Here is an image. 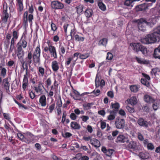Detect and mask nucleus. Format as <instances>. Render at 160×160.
<instances>
[{"instance_id":"obj_58","label":"nucleus","mask_w":160,"mask_h":160,"mask_svg":"<svg viewBox=\"0 0 160 160\" xmlns=\"http://www.w3.org/2000/svg\"><path fill=\"white\" fill-rule=\"evenodd\" d=\"M33 19V16L32 14H29L28 17V20L30 23H32V20Z\"/></svg>"},{"instance_id":"obj_64","label":"nucleus","mask_w":160,"mask_h":160,"mask_svg":"<svg viewBox=\"0 0 160 160\" xmlns=\"http://www.w3.org/2000/svg\"><path fill=\"white\" fill-rule=\"evenodd\" d=\"M100 91L99 89H97L96 91L94 90L91 92V93H93L95 96H98L100 93Z\"/></svg>"},{"instance_id":"obj_53","label":"nucleus","mask_w":160,"mask_h":160,"mask_svg":"<svg viewBox=\"0 0 160 160\" xmlns=\"http://www.w3.org/2000/svg\"><path fill=\"white\" fill-rule=\"evenodd\" d=\"M114 150L112 149H108L107 151L106 155L109 157L111 156L112 154L113 153Z\"/></svg>"},{"instance_id":"obj_32","label":"nucleus","mask_w":160,"mask_h":160,"mask_svg":"<svg viewBox=\"0 0 160 160\" xmlns=\"http://www.w3.org/2000/svg\"><path fill=\"white\" fill-rule=\"evenodd\" d=\"M44 87L41 83H39L38 86L35 87V90L37 93H41L43 91L42 89Z\"/></svg>"},{"instance_id":"obj_60","label":"nucleus","mask_w":160,"mask_h":160,"mask_svg":"<svg viewBox=\"0 0 160 160\" xmlns=\"http://www.w3.org/2000/svg\"><path fill=\"white\" fill-rule=\"evenodd\" d=\"M101 128L102 129H103L104 128H105L106 127V122L102 121H101Z\"/></svg>"},{"instance_id":"obj_34","label":"nucleus","mask_w":160,"mask_h":160,"mask_svg":"<svg viewBox=\"0 0 160 160\" xmlns=\"http://www.w3.org/2000/svg\"><path fill=\"white\" fill-rule=\"evenodd\" d=\"M144 99L145 101L147 102H153L154 101V100L150 96L148 95L144 96Z\"/></svg>"},{"instance_id":"obj_47","label":"nucleus","mask_w":160,"mask_h":160,"mask_svg":"<svg viewBox=\"0 0 160 160\" xmlns=\"http://www.w3.org/2000/svg\"><path fill=\"white\" fill-rule=\"evenodd\" d=\"M93 105L92 103H88L83 104V107L85 109L88 110L91 108V106Z\"/></svg>"},{"instance_id":"obj_1","label":"nucleus","mask_w":160,"mask_h":160,"mask_svg":"<svg viewBox=\"0 0 160 160\" xmlns=\"http://www.w3.org/2000/svg\"><path fill=\"white\" fill-rule=\"evenodd\" d=\"M16 53L18 60L21 62L24 70H28V66L29 67L30 70H32V69L30 68V66L32 62V52L30 51L28 52L27 56L26 57L25 61L24 59V52L22 48H17Z\"/></svg>"},{"instance_id":"obj_38","label":"nucleus","mask_w":160,"mask_h":160,"mask_svg":"<svg viewBox=\"0 0 160 160\" xmlns=\"http://www.w3.org/2000/svg\"><path fill=\"white\" fill-rule=\"evenodd\" d=\"M139 88V85H132L130 86V89L132 92H136L138 91Z\"/></svg>"},{"instance_id":"obj_61","label":"nucleus","mask_w":160,"mask_h":160,"mask_svg":"<svg viewBox=\"0 0 160 160\" xmlns=\"http://www.w3.org/2000/svg\"><path fill=\"white\" fill-rule=\"evenodd\" d=\"M55 108V104H52L49 106L48 108V109L49 110V112L51 113L53 110Z\"/></svg>"},{"instance_id":"obj_41","label":"nucleus","mask_w":160,"mask_h":160,"mask_svg":"<svg viewBox=\"0 0 160 160\" xmlns=\"http://www.w3.org/2000/svg\"><path fill=\"white\" fill-rule=\"evenodd\" d=\"M41 53V50L40 49V46L39 44L37 46L35 49V50L33 53V55L40 56Z\"/></svg>"},{"instance_id":"obj_52","label":"nucleus","mask_w":160,"mask_h":160,"mask_svg":"<svg viewBox=\"0 0 160 160\" xmlns=\"http://www.w3.org/2000/svg\"><path fill=\"white\" fill-rule=\"evenodd\" d=\"M89 56V54L88 53H87L84 54H81L79 56V57L81 59H84L88 57Z\"/></svg>"},{"instance_id":"obj_18","label":"nucleus","mask_w":160,"mask_h":160,"mask_svg":"<svg viewBox=\"0 0 160 160\" xmlns=\"http://www.w3.org/2000/svg\"><path fill=\"white\" fill-rule=\"evenodd\" d=\"M147 5L146 4H144V3L138 5L135 7L136 10L138 12L145 10L147 9Z\"/></svg>"},{"instance_id":"obj_50","label":"nucleus","mask_w":160,"mask_h":160,"mask_svg":"<svg viewBox=\"0 0 160 160\" xmlns=\"http://www.w3.org/2000/svg\"><path fill=\"white\" fill-rule=\"evenodd\" d=\"M28 12L26 11L24 13L23 16V22L25 23H27L28 22Z\"/></svg>"},{"instance_id":"obj_17","label":"nucleus","mask_w":160,"mask_h":160,"mask_svg":"<svg viewBox=\"0 0 160 160\" xmlns=\"http://www.w3.org/2000/svg\"><path fill=\"white\" fill-rule=\"evenodd\" d=\"M142 74L144 78H142L141 80V82L143 84L146 85L148 84V81L150 79L149 76L145 73H142Z\"/></svg>"},{"instance_id":"obj_21","label":"nucleus","mask_w":160,"mask_h":160,"mask_svg":"<svg viewBox=\"0 0 160 160\" xmlns=\"http://www.w3.org/2000/svg\"><path fill=\"white\" fill-rule=\"evenodd\" d=\"M120 104L118 102H115V103H112L110 105V108L113 109L112 111H114L117 113L120 108Z\"/></svg>"},{"instance_id":"obj_7","label":"nucleus","mask_w":160,"mask_h":160,"mask_svg":"<svg viewBox=\"0 0 160 160\" xmlns=\"http://www.w3.org/2000/svg\"><path fill=\"white\" fill-rule=\"evenodd\" d=\"M3 8V17L2 18V19L3 22L6 23L8 22V20L9 16V14L7 12L8 6L7 4L5 5L4 4Z\"/></svg>"},{"instance_id":"obj_23","label":"nucleus","mask_w":160,"mask_h":160,"mask_svg":"<svg viewBox=\"0 0 160 160\" xmlns=\"http://www.w3.org/2000/svg\"><path fill=\"white\" fill-rule=\"evenodd\" d=\"M127 102L131 105H134L137 103L138 100L136 97L133 96L128 99Z\"/></svg>"},{"instance_id":"obj_15","label":"nucleus","mask_w":160,"mask_h":160,"mask_svg":"<svg viewBox=\"0 0 160 160\" xmlns=\"http://www.w3.org/2000/svg\"><path fill=\"white\" fill-rule=\"evenodd\" d=\"M28 74L29 72L28 71H26V74L24 75L22 82V87L24 90H25L28 85Z\"/></svg>"},{"instance_id":"obj_9","label":"nucleus","mask_w":160,"mask_h":160,"mask_svg":"<svg viewBox=\"0 0 160 160\" xmlns=\"http://www.w3.org/2000/svg\"><path fill=\"white\" fill-rule=\"evenodd\" d=\"M116 128L118 129L123 128L125 126V121L124 119L117 118L115 122Z\"/></svg>"},{"instance_id":"obj_44","label":"nucleus","mask_w":160,"mask_h":160,"mask_svg":"<svg viewBox=\"0 0 160 160\" xmlns=\"http://www.w3.org/2000/svg\"><path fill=\"white\" fill-rule=\"evenodd\" d=\"M8 78H6L3 80L2 83L6 89H8L9 88L10 84L8 82Z\"/></svg>"},{"instance_id":"obj_4","label":"nucleus","mask_w":160,"mask_h":160,"mask_svg":"<svg viewBox=\"0 0 160 160\" xmlns=\"http://www.w3.org/2000/svg\"><path fill=\"white\" fill-rule=\"evenodd\" d=\"M132 45L133 50L137 53L141 51L145 56H147L148 55L149 51L147 50L146 47L143 46L140 43H134Z\"/></svg>"},{"instance_id":"obj_19","label":"nucleus","mask_w":160,"mask_h":160,"mask_svg":"<svg viewBox=\"0 0 160 160\" xmlns=\"http://www.w3.org/2000/svg\"><path fill=\"white\" fill-rule=\"evenodd\" d=\"M39 102L41 105L43 107H45L46 105V98L44 95L41 96L39 99Z\"/></svg>"},{"instance_id":"obj_31","label":"nucleus","mask_w":160,"mask_h":160,"mask_svg":"<svg viewBox=\"0 0 160 160\" xmlns=\"http://www.w3.org/2000/svg\"><path fill=\"white\" fill-rule=\"evenodd\" d=\"M70 125L72 128L73 129H79L80 128V125L75 122H71Z\"/></svg>"},{"instance_id":"obj_29","label":"nucleus","mask_w":160,"mask_h":160,"mask_svg":"<svg viewBox=\"0 0 160 160\" xmlns=\"http://www.w3.org/2000/svg\"><path fill=\"white\" fill-rule=\"evenodd\" d=\"M85 16L88 18L91 17L93 14V12L91 9H87L84 13Z\"/></svg>"},{"instance_id":"obj_6","label":"nucleus","mask_w":160,"mask_h":160,"mask_svg":"<svg viewBox=\"0 0 160 160\" xmlns=\"http://www.w3.org/2000/svg\"><path fill=\"white\" fill-rule=\"evenodd\" d=\"M51 8L55 9H62L64 8L63 4L60 2L55 0L51 2Z\"/></svg>"},{"instance_id":"obj_10","label":"nucleus","mask_w":160,"mask_h":160,"mask_svg":"<svg viewBox=\"0 0 160 160\" xmlns=\"http://www.w3.org/2000/svg\"><path fill=\"white\" fill-rule=\"evenodd\" d=\"M17 5L18 6L17 12L18 16H20L22 14V12L23 10L24 6L23 0H16Z\"/></svg>"},{"instance_id":"obj_36","label":"nucleus","mask_w":160,"mask_h":160,"mask_svg":"<svg viewBox=\"0 0 160 160\" xmlns=\"http://www.w3.org/2000/svg\"><path fill=\"white\" fill-rule=\"evenodd\" d=\"M19 33L18 30H15V29L12 30V38L18 39L19 37Z\"/></svg>"},{"instance_id":"obj_27","label":"nucleus","mask_w":160,"mask_h":160,"mask_svg":"<svg viewBox=\"0 0 160 160\" xmlns=\"http://www.w3.org/2000/svg\"><path fill=\"white\" fill-rule=\"evenodd\" d=\"M17 39L12 38L10 42V48L9 50V52H12L14 48L15 42Z\"/></svg>"},{"instance_id":"obj_56","label":"nucleus","mask_w":160,"mask_h":160,"mask_svg":"<svg viewBox=\"0 0 160 160\" xmlns=\"http://www.w3.org/2000/svg\"><path fill=\"white\" fill-rule=\"evenodd\" d=\"M154 32L157 33V36L160 37V26L158 27L155 29L154 31Z\"/></svg>"},{"instance_id":"obj_62","label":"nucleus","mask_w":160,"mask_h":160,"mask_svg":"<svg viewBox=\"0 0 160 160\" xmlns=\"http://www.w3.org/2000/svg\"><path fill=\"white\" fill-rule=\"evenodd\" d=\"M98 113L99 115L102 116L103 117H104L106 114V112L103 109L98 111Z\"/></svg>"},{"instance_id":"obj_37","label":"nucleus","mask_w":160,"mask_h":160,"mask_svg":"<svg viewBox=\"0 0 160 160\" xmlns=\"http://www.w3.org/2000/svg\"><path fill=\"white\" fill-rule=\"evenodd\" d=\"M32 60L35 63L39 64L40 62V56L33 55L32 54Z\"/></svg>"},{"instance_id":"obj_11","label":"nucleus","mask_w":160,"mask_h":160,"mask_svg":"<svg viewBox=\"0 0 160 160\" xmlns=\"http://www.w3.org/2000/svg\"><path fill=\"white\" fill-rule=\"evenodd\" d=\"M138 123L140 126L145 127L146 128H148L152 125L150 122L145 121L142 118H140L138 119Z\"/></svg>"},{"instance_id":"obj_45","label":"nucleus","mask_w":160,"mask_h":160,"mask_svg":"<svg viewBox=\"0 0 160 160\" xmlns=\"http://www.w3.org/2000/svg\"><path fill=\"white\" fill-rule=\"evenodd\" d=\"M160 106V101L157 100L153 103L152 107L154 110H157Z\"/></svg>"},{"instance_id":"obj_48","label":"nucleus","mask_w":160,"mask_h":160,"mask_svg":"<svg viewBox=\"0 0 160 160\" xmlns=\"http://www.w3.org/2000/svg\"><path fill=\"white\" fill-rule=\"evenodd\" d=\"M17 135L18 137L20 140L26 142L25 139H26V138L24 137V136L22 133L19 132L17 133Z\"/></svg>"},{"instance_id":"obj_5","label":"nucleus","mask_w":160,"mask_h":160,"mask_svg":"<svg viewBox=\"0 0 160 160\" xmlns=\"http://www.w3.org/2000/svg\"><path fill=\"white\" fill-rule=\"evenodd\" d=\"M47 42L48 43V46L44 47V51L45 52L49 51V53L51 54V57L54 58H58L57 54L55 47L52 44H50L49 42Z\"/></svg>"},{"instance_id":"obj_35","label":"nucleus","mask_w":160,"mask_h":160,"mask_svg":"<svg viewBox=\"0 0 160 160\" xmlns=\"http://www.w3.org/2000/svg\"><path fill=\"white\" fill-rule=\"evenodd\" d=\"M58 51L60 55H62L64 54L66 51L65 48L62 45H60L58 48Z\"/></svg>"},{"instance_id":"obj_57","label":"nucleus","mask_w":160,"mask_h":160,"mask_svg":"<svg viewBox=\"0 0 160 160\" xmlns=\"http://www.w3.org/2000/svg\"><path fill=\"white\" fill-rule=\"evenodd\" d=\"M126 108L130 113H132L134 112V109L133 108L127 106H126Z\"/></svg>"},{"instance_id":"obj_28","label":"nucleus","mask_w":160,"mask_h":160,"mask_svg":"<svg viewBox=\"0 0 160 160\" xmlns=\"http://www.w3.org/2000/svg\"><path fill=\"white\" fill-rule=\"evenodd\" d=\"M51 30L53 31L52 33H51V31H50L48 32V34L50 35H52L54 34V32H55L57 29V27L55 24L53 23V22H51Z\"/></svg>"},{"instance_id":"obj_42","label":"nucleus","mask_w":160,"mask_h":160,"mask_svg":"<svg viewBox=\"0 0 160 160\" xmlns=\"http://www.w3.org/2000/svg\"><path fill=\"white\" fill-rule=\"evenodd\" d=\"M139 157L144 159H147L149 157L148 153L147 152H141L139 154Z\"/></svg>"},{"instance_id":"obj_8","label":"nucleus","mask_w":160,"mask_h":160,"mask_svg":"<svg viewBox=\"0 0 160 160\" xmlns=\"http://www.w3.org/2000/svg\"><path fill=\"white\" fill-rule=\"evenodd\" d=\"M27 45V42L25 38H23L22 35L16 45V48H25Z\"/></svg>"},{"instance_id":"obj_3","label":"nucleus","mask_w":160,"mask_h":160,"mask_svg":"<svg viewBox=\"0 0 160 160\" xmlns=\"http://www.w3.org/2000/svg\"><path fill=\"white\" fill-rule=\"evenodd\" d=\"M157 33L154 32L152 33L148 34L146 35L144 38L142 40V42L146 44L154 43L156 42L157 38H159L157 36Z\"/></svg>"},{"instance_id":"obj_46","label":"nucleus","mask_w":160,"mask_h":160,"mask_svg":"<svg viewBox=\"0 0 160 160\" xmlns=\"http://www.w3.org/2000/svg\"><path fill=\"white\" fill-rule=\"evenodd\" d=\"M75 8L77 13L81 14L83 11V6L78 5Z\"/></svg>"},{"instance_id":"obj_30","label":"nucleus","mask_w":160,"mask_h":160,"mask_svg":"<svg viewBox=\"0 0 160 160\" xmlns=\"http://www.w3.org/2000/svg\"><path fill=\"white\" fill-rule=\"evenodd\" d=\"M60 63L56 61H54L52 62V66L53 70H58L59 65Z\"/></svg>"},{"instance_id":"obj_43","label":"nucleus","mask_w":160,"mask_h":160,"mask_svg":"<svg viewBox=\"0 0 160 160\" xmlns=\"http://www.w3.org/2000/svg\"><path fill=\"white\" fill-rule=\"evenodd\" d=\"M98 5L99 8L103 11H104L106 9V6L102 2L99 1L98 3Z\"/></svg>"},{"instance_id":"obj_39","label":"nucleus","mask_w":160,"mask_h":160,"mask_svg":"<svg viewBox=\"0 0 160 160\" xmlns=\"http://www.w3.org/2000/svg\"><path fill=\"white\" fill-rule=\"evenodd\" d=\"M33 135L30 132H28L26 133V139H27V141L26 142L27 143H29L32 140V138Z\"/></svg>"},{"instance_id":"obj_63","label":"nucleus","mask_w":160,"mask_h":160,"mask_svg":"<svg viewBox=\"0 0 160 160\" xmlns=\"http://www.w3.org/2000/svg\"><path fill=\"white\" fill-rule=\"evenodd\" d=\"M80 148L85 151H87L88 153H90V152L88 150V148L86 146L82 145Z\"/></svg>"},{"instance_id":"obj_33","label":"nucleus","mask_w":160,"mask_h":160,"mask_svg":"<svg viewBox=\"0 0 160 160\" xmlns=\"http://www.w3.org/2000/svg\"><path fill=\"white\" fill-rule=\"evenodd\" d=\"M108 41V39L107 38H104L101 39L98 42V45L99 46L102 45L106 46Z\"/></svg>"},{"instance_id":"obj_12","label":"nucleus","mask_w":160,"mask_h":160,"mask_svg":"<svg viewBox=\"0 0 160 160\" xmlns=\"http://www.w3.org/2000/svg\"><path fill=\"white\" fill-rule=\"evenodd\" d=\"M129 141L128 137L127 136H125L123 135H120L118 136L116 140V142H117L124 143L126 142L128 143Z\"/></svg>"},{"instance_id":"obj_24","label":"nucleus","mask_w":160,"mask_h":160,"mask_svg":"<svg viewBox=\"0 0 160 160\" xmlns=\"http://www.w3.org/2000/svg\"><path fill=\"white\" fill-rule=\"evenodd\" d=\"M91 144L96 148L99 147L100 146V142L95 138H92L91 140Z\"/></svg>"},{"instance_id":"obj_59","label":"nucleus","mask_w":160,"mask_h":160,"mask_svg":"<svg viewBox=\"0 0 160 160\" xmlns=\"http://www.w3.org/2000/svg\"><path fill=\"white\" fill-rule=\"evenodd\" d=\"M74 113H72L70 115V118L73 120H75L77 118V116Z\"/></svg>"},{"instance_id":"obj_49","label":"nucleus","mask_w":160,"mask_h":160,"mask_svg":"<svg viewBox=\"0 0 160 160\" xmlns=\"http://www.w3.org/2000/svg\"><path fill=\"white\" fill-rule=\"evenodd\" d=\"M80 118L83 122H87L89 118L88 116L84 115L81 116Z\"/></svg>"},{"instance_id":"obj_40","label":"nucleus","mask_w":160,"mask_h":160,"mask_svg":"<svg viewBox=\"0 0 160 160\" xmlns=\"http://www.w3.org/2000/svg\"><path fill=\"white\" fill-rule=\"evenodd\" d=\"M57 93V89L56 88H53V87L52 86L51 87V88L50 90L49 93V95L51 97H52L53 96L54 94H56Z\"/></svg>"},{"instance_id":"obj_16","label":"nucleus","mask_w":160,"mask_h":160,"mask_svg":"<svg viewBox=\"0 0 160 160\" xmlns=\"http://www.w3.org/2000/svg\"><path fill=\"white\" fill-rule=\"evenodd\" d=\"M70 95L72 97L74 100H78L80 101H82L80 98L81 96L79 93L77 91L73 89L72 92L70 93Z\"/></svg>"},{"instance_id":"obj_20","label":"nucleus","mask_w":160,"mask_h":160,"mask_svg":"<svg viewBox=\"0 0 160 160\" xmlns=\"http://www.w3.org/2000/svg\"><path fill=\"white\" fill-rule=\"evenodd\" d=\"M133 2V0H125L123 2V5L131 8L134 5Z\"/></svg>"},{"instance_id":"obj_54","label":"nucleus","mask_w":160,"mask_h":160,"mask_svg":"<svg viewBox=\"0 0 160 160\" xmlns=\"http://www.w3.org/2000/svg\"><path fill=\"white\" fill-rule=\"evenodd\" d=\"M135 58L139 63L144 64L145 63V61L141 58H138V57H135Z\"/></svg>"},{"instance_id":"obj_51","label":"nucleus","mask_w":160,"mask_h":160,"mask_svg":"<svg viewBox=\"0 0 160 160\" xmlns=\"http://www.w3.org/2000/svg\"><path fill=\"white\" fill-rule=\"evenodd\" d=\"M15 61L12 60H9L7 63V65L9 67H12L13 66H15Z\"/></svg>"},{"instance_id":"obj_25","label":"nucleus","mask_w":160,"mask_h":160,"mask_svg":"<svg viewBox=\"0 0 160 160\" xmlns=\"http://www.w3.org/2000/svg\"><path fill=\"white\" fill-rule=\"evenodd\" d=\"M128 146L129 148L132 149L134 150H136L138 148V146L136 142L133 141L130 142Z\"/></svg>"},{"instance_id":"obj_13","label":"nucleus","mask_w":160,"mask_h":160,"mask_svg":"<svg viewBox=\"0 0 160 160\" xmlns=\"http://www.w3.org/2000/svg\"><path fill=\"white\" fill-rule=\"evenodd\" d=\"M105 82L103 79H100L98 76V74H97L95 79V86L96 88L100 86L101 88L104 86Z\"/></svg>"},{"instance_id":"obj_2","label":"nucleus","mask_w":160,"mask_h":160,"mask_svg":"<svg viewBox=\"0 0 160 160\" xmlns=\"http://www.w3.org/2000/svg\"><path fill=\"white\" fill-rule=\"evenodd\" d=\"M154 20L151 18L148 20L145 19L141 18L137 20L138 23V29L142 31H144L146 30V27L147 26L152 27L154 24Z\"/></svg>"},{"instance_id":"obj_55","label":"nucleus","mask_w":160,"mask_h":160,"mask_svg":"<svg viewBox=\"0 0 160 160\" xmlns=\"http://www.w3.org/2000/svg\"><path fill=\"white\" fill-rule=\"evenodd\" d=\"M113 58L112 54L110 52H108L107 54V56L106 59L109 60H111Z\"/></svg>"},{"instance_id":"obj_14","label":"nucleus","mask_w":160,"mask_h":160,"mask_svg":"<svg viewBox=\"0 0 160 160\" xmlns=\"http://www.w3.org/2000/svg\"><path fill=\"white\" fill-rule=\"evenodd\" d=\"M75 32L74 29L71 30L70 35L71 36V38H72L73 36H74L75 40L79 42H83L84 41L85 39V38L84 37H80L78 34L75 35Z\"/></svg>"},{"instance_id":"obj_22","label":"nucleus","mask_w":160,"mask_h":160,"mask_svg":"<svg viewBox=\"0 0 160 160\" xmlns=\"http://www.w3.org/2000/svg\"><path fill=\"white\" fill-rule=\"evenodd\" d=\"M153 56L156 58L160 59V45L154 50Z\"/></svg>"},{"instance_id":"obj_26","label":"nucleus","mask_w":160,"mask_h":160,"mask_svg":"<svg viewBox=\"0 0 160 160\" xmlns=\"http://www.w3.org/2000/svg\"><path fill=\"white\" fill-rule=\"evenodd\" d=\"M109 113L110 114L107 117V119L110 121L114 120L116 114V112L114 111H110Z\"/></svg>"}]
</instances>
